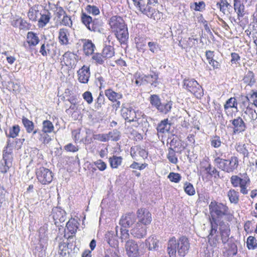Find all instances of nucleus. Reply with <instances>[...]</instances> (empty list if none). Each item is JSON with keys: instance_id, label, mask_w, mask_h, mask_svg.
Segmentation results:
<instances>
[{"instance_id": "f257e3e1", "label": "nucleus", "mask_w": 257, "mask_h": 257, "mask_svg": "<svg viewBox=\"0 0 257 257\" xmlns=\"http://www.w3.org/2000/svg\"><path fill=\"white\" fill-rule=\"evenodd\" d=\"M209 210L210 214V225H217L218 221H221L223 216L228 220H231L233 215L230 213L228 207L225 204L212 201L209 205Z\"/></svg>"}, {"instance_id": "f03ea898", "label": "nucleus", "mask_w": 257, "mask_h": 257, "mask_svg": "<svg viewBox=\"0 0 257 257\" xmlns=\"http://www.w3.org/2000/svg\"><path fill=\"white\" fill-rule=\"evenodd\" d=\"M190 247L188 239L185 236H181L178 241L176 238H171L168 244V251L170 257H174L176 255L177 250L180 256H184L188 252Z\"/></svg>"}, {"instance_id": "7ed1b4c3", "label": "nucleus", "mask_w": 257, "mask_h": 257, "mask_svg": "<svg viewBox=\"0 0 257 257\" xmlns=\"http://www.w3.org/2000/svg\"><path fill=\"white\" fill-rule=\"evenodd\" d=\"M13 145L10 140L7 141V146L3 151V159L0 161V172L5 174L12 166Z\"/></svg>"}, {"instance_id": "20e7f679", "label": "nucleus", "mask_w": 257, "mask_h": 257, "mask_svg": "<svg viewBox=\"0 0 257 257\" xmlns=\"http://www.w3.org/2000/svg\"><path fill=\"white\" fill-rule=\"evenodd\" d=\"M240 175L241 177L237 175L232 176L230 178V182L234 187H240V192L246 195L248 193L247 187L250 185V180L246 173Z\"/></svg>"}, {"instance_id": "39448f33", "label": "nucleus", "mask_w": 257, "mask_h": 257, "mask_svg": "<svg viewBox=\"0 0 257 257\" xmlns=\"http://www.w3.org/2000/svg\"><path fill=\"white\" fill-rule=\"evenodd\" d=\"M82 23L90 31L100 32L102 26V22L98 19H92V17L85 13H82L81 16Z\"/></svg>"}, {"instance_id": "423d86ee", "label": "nucleus", "mask_w": 257, "mask_h": 257, "mask_svg": "<svg viewBox=\"0 0 257 257\" xmlns=\"http://www.w3.org/2000/svg\"><path fill=\"white\" fill-rule=\"evenodd\" d=\"M183 88L193 94L197 98H200L203 94L202 87L194 79H185Z\"/></svg>"}, {"instance_id": "0eeeda50", "label": "nucleus", "mask_w": 257, "mask_h": 257, "mask_svg": "<svg viewBox=\"0 0 257 257\" xmlns=\"http://www.w3.org/2000/svg\"><path fill=\"white\" fill-rule=\"evenodd\" d=\"M122 117L128 122L139 121L144 113L139 110H135L132 107H122L121 109Z\"/></svg>"}, {"instance_id": "6e6552de", "label": "nucleus", "mask_w": 257, "mask_h": 257, "mask_svg": "<svg viewBox=\"0 0 257 257\" xmlns=\"http://www.w3.org/2000/svg\"><path fill=\"white\" fill-rule=\"evenodd\" d=\"M238 165V159L236 157H231L229 160L224 159L221 162L216 165L219 169L230 173L233 172L237 169Z\"/></svg>"}, {"instance_id": "1a4fd4ad", "label": "nucleus", "mask_w": 257, "mask_h": 257, "mask_svg": "<svg viewBox=\"0 0 257 257\" xmlns=\"http://www.w3.org/2000/svg\"><path fill=\"white\" fill-rule=\"evenodd\" d=\"M36 175L38 181L42 184L50 183L53 178V173L49 169L44 167L38 169Z\"/></svg>"}, {"instance_id": "9d476101", "label": "nucleus", "mask_w": 257, "mask_h": 257, "mask_svg": "<svg viewBox=\"0 0 257 257\" xmlns=\"http://www.w3.org/2000/svg\"><path fill=\"white\" fill-rule=\"evenodd\" d=\"M219 227L218 233L220 234L222 243L225 244L229 239L230 234V225L228 223L223 220L217 222V227Z\"/></svg>"}, {"instance_id": "9b49d317", "label": "nucleus", "mask_w": 257, "mask_h": 257, "mask_svg": "<svg viewBox=\"0 0 257 257\" xmlns=\"http://www.w3.org/2000/svg\"><path fill=\"white\" fill-rule=\"evenodd\" d=\"M211 229L207 236L209 244L213 247L217 246L220 242L221 237L217 231V225H210Z\"/></svg>"}, {"instance_id": "f8f14e48", "label": "nucleus", "mask_w": 257, "mask_h": 257, "mask_svg": "<svg viewBox=\"0 0 257 257\" xmlns=\"http://www.w3.org/2000/svg\"><path fill=\"white\" fill-rule=\"evenodd\" d=\"M137 216L138 222L140 223L147 225L152 221V216L151 213L145 208H140L137 211Z\"/></svg>"}, {"instance_id": "ddd939ff", "label": "nucleus", "mask_w": 257, "mask_h": 257, "mask_svg": "<svg viewBox=\"0 0 257 257\" xmlns=\"http://www.w3.org/2000/svg\"><path fill=\"white\" fill-rule=\"evenodd\" d=\"M52 215L55 225L62 226L63 225L60 224L63 223L66 219L65 210L60 207H56L53 209Z\"/></svg>"}, {"instance_id": "4468645a", "label": "nucleus", "mask_w": 257, "mask_h": 257, "mask_svg": "<svg viewBox=\"0 0 257 257\" xmlns=\"http://www.w3.org/2000/svg\"><path fill=\"white\" fill-rule=\"evenodd\" d=\"M126 253L128 257H138L139 256V249L137 242L131 239L127 240L125 245Z\"/></svg>"}, {"instance_id": "2eb2a0df", "label": "nucleus", "mask_w": 257, "mask_h": 257, "mask_svg": "<svg viewBox=\"0 0 257 257\" xmlns=\"http://www.w3.org/2000/svg\"><path fill=\"white\" fill-rule=\"evenodd\" d=\"M109 25L113 32L126 26L122 18L118 16L111 17L109 20Z\"/></svg>"}, {"instance_id": "dca6fc26", "label": "nucleus", "mask_w": 257, "mask_h": 257, "mask_svg": "<svg viewBox=\"0 0 257 257\" xmlns=\"http://www.w3.org/2000/svg\"><path fill=\"white\" fill-rule=\"evenodd\" d=\"M136 221V216L135 213L128 212L122 216L119 224L124 228H128L132 226Z\"/></svg>"}, {"instance_id": "f3484780", "label": "nucleus", "mask_w": 257, "mask_h": 257, "mask_svg": "<svg viewBox=\"0 0 257 257\" xmlns=\"http://www.w3.org/2000/svg\"><path fill=\"white\" fill-rule=\"evenodd\" d=\"M141 80L142 82L149 83L152 86L156 87L159 84V74L157 72L151 71L149 74L143 76Z\"/></svg>"}, {"instance_id": "a211bd4d", "label": "nucleus", "mask_w": 257, "mask_h": 257, "mask_svg": "<svg viewBox=\"0 0 257 257\" xmlns=\"http://www.w3.org/2000/svg\"><path fill=\"white\" fill-rule=\"evenodd\" d=\"M131 234L135 237L142 238L147 234V227L145 225L137 222L135 227L131 230Z\"/></svg>"}, {"instance_id": "6ab92c4d", "label": "nucleus", "mask_w": 257, "mask_h": 257, "mask_svg": "<svg viewBox=\"0 0 257 257\" xmlns=\"http://www.w3.org/2000/svg\"><path fill=\"white\" fill-rule=\"evenodd\" d=\"M78 80L81 83L86 84L90 76L89 67L84 65L77 71Z\"/></svg>"}, {"instance_id": "aec40b11", "label": "nucleus", "mask_w": 257, "mask_h": 257, "mask_svg": "<svg viewBox=\"0 0 257 257\" xmlns=\"http://www.w3.org/2000/svg\"><path fill=\"white\" fill-rule=\"evenodd\" d=\"M230 121L233 125V134H238L245 130V124L240 117L238 116L236 118L230 120Z\"/></svg>"}, {"instance_id": "412c9836", "label": "nucleus", "mask_w": 257, "mask_h": 257, "mask_svg": "<svg viewBox=\"0 0 257 257\" xmlns=\"http://www.w3.org/2000/svg\"><path fill=\"white\" fill-rule=\"evenodd\" d=\"M40 18L38 21L39 28L44 27L50 21L51 18V14L48 11L44 10L40 13Z\"/></svg>"}, {"instance_id": "4be33fe9", "label": "nucleus", "mask_w": 257, "mask_h": 257, "mask_svg": "<svg viewBox=\"0 0 257 257\" xmlns=\"http://www.w3.org/2000/svg\"><path fill=\"white\" fill-rule=\"evenodd\" d=\"M114 32L116 38L121 44L126 43L128 39V33L126 26Z\"/></svg>"}, {"instance_id": "5701e85b", "label": "nucleus", "mask_w": 257, "mask_h": 257, "mask_svg": "<svg viewBox=\"0 0 257 257\" xmlns=\"http://www.w3.org/2000/svg\"><path fill=\"white\" fill-rule=\"evenodd\" d=\"M69 31L66 28H61L59 30L58 39L59 42L62 45H68L69 43Z\"/></svg>"}, {"instance_id": "b1692460", "label": "nucleus", "mask_w": 257, "mask_h": 257, "mask_svg": "<svg viewBox=\"0 0 257 257\" xmlns=\"http://www.w3.org/2000/svg\"><path fill=\"white\" fill-rule=\"evenodd\" d=\"M76 55L70 52H67L64 53L61 58V62L68 66H72L76 62Z\"/></svg>"}, {"instance_id": "393cba45", "label": "nucleus", "mask_w": 257, "mask_h": 257, "mask_svg": "<svg viewBox=\"0 0 257 257\" xmlns=\"http://www.w3.org/2000/svg\"><path fill=\"white\" fill-rule=\"evenodd\" d=\"M170 145L169 148H173L177 153L181 152L183 149L181 141L174 136L168 138L167 145Z\"/></svg>"}, {"instance_id": "a878e982", "label": "nucleus", "mask_w": 257, "mask_h": 257, "mask_svg": "<svg viewBox=\"0 0 257 257\" xmlns=\"http://www.w3.org/2000/svg\"><path fill=\"white\" fill-rule=\"evenodd\" d=\"M131 155L133 158L137 159V157L140 156L143 159L147 158L148 156L147 152L140 146H135L131 149Z\"/></svg>"}, {"instance_id": "bb28decb", "label": "nucleus", "mask_w": 257, "mask_h": 257, "mask_svg": "<svg viewBox=\"0 0 257 257\" xmlns=\"http://www.w3.org/2000/svg\"><path fill=\"white\" fill-rule=\"evenodd\" d=\"M242 116L246 121H252L257 118V113L253 109L247 107L244 111Z\"/></svg>"}, {"instance_id": "cd10ccee", "label": "nucleus", "mask_w": 257, "mask_h": 257, "mask_svg": "<svg viewBox=\"0 0 257 257\" xmlns=\"http://www.w3.org/2000/svg\"><path fill=\"white\" fill-rule=\"evenodd\" d=\"M134 5L143 14L147 15L150 12L151 7L146 5L143 0H132Z\"/></svg>"}, {"instance_id": "c85d7f7f", "label": "nucleus", "mask_w": 257, "mask_h": 257, "mask_svg": "<svg viewBox=\"0 0 257 257\" xmlns=\"http://www.w3.org/2000/svg\"><path fill=\"white\" fill-rule=\"evenodd\" d=\"M171 127V124L169 123L168 119L162 120L158 125L157 130L158 135L168 133Z\"/></svg>"}, {"instance_id": "c756f323", "label": "nucleus", "mask_w": 257, "mask_h": 257, "mask_svg": "<svg viewBox=\"0 0 257 257\" xmlns=\"http://www.w3.org/2000/svg\"><path fill=\"white\" fill-rule=\"evenodd\" d=\"M105 238L107 243L110 246V248L107 249L106 250H113V249H116L118 250V251H119L118 248V242L112 234L108 233L106 235Z\"/></svg>"}, {"instance_id": "7c9ffc66", "label": "nucleus", "mask_w": 257, "mask_h": 257, "mask_svg": "<svg viewBox=\"0 0 257 257\" xmlns=\"http://www.w3.org/2000/svg\"><path fill=\"white\" fill-rule=\"evenodd\" d=\"M234 8L236 12L238 18H242L245 15L244 7L240 0H233Z\"/></svg>"}, {"instance_id": "2f4dec72", "label": "nucleus", "mask_w": 257, "mask_h": 257, "mask_svg": "<svg viewBox=\"0 0 257 257\" xmlns=\"http://www.w3.org/2000/svg\"><path fill=\"white\" fill-rule=\"evenodd\" d=\"M39 38L37 34L33 32H29L27 36V42L29 46H35L39 42Z\"/></svg>"}, {"instance_id": "473e14b6", "label": "nucleus", "mask_w": 257, "mask_h": 257, "mask_svg": "<svg viewBox=\"0 0 257 257\" xmlns=\"http://www.w3.org/2000/svg\"><path fill=\"white\" fill-rule=\"evenodd\" d=\"M95 47L92 41L89 40H84L83 43V51L85 55H89L92 54Z\"/></svg>"}, {"instance_id": "72a5a7b5", "label": "nucleus", "mask_w": 257, "mask_h": 257, "mask_svg": "<svg viewBox=\"0 0 257 257\" xmlns=\"http://www.w3.org/2000/svg\"><path fill=\"white\" fill-rule=\"evenodd\" d=\"M105 95L109 100L113 102L122 98V94L121 93H116L111 89L105 90Z\"/></svg>"}, {"instance_id": "f704fd0d", "label": "nucleus", "mask_w": 257, "mask_h": 257, "mask_svg": "<svg viewBox=\"0 0 257 257\" xmlns=\"http://www.w3.org/2000/svg\"><path fill=\"white\" fill-rule=\"evenodd\" d=\"M23 124L24 125L27 133H32L35 130V127L34 122L28 119L25 116L22 119Z\"/></svg>"}, {"instance_id": "c9c22d12", "label": "nucleus", "mask_w": 257, "mask_h": 257, "mask_svg": "<svg viewBox=\"0 0 257 257\" xmlns=\"http://www.w3.org/2000/svg\"><path fill=\"white\" fill-rule=\"evenodd\" d=\"M173 103L171 101H167L165 102H161L160 104L157 108V110L163 113L167 114L170 112L172 107Z\"/></svg>"}, {"instance_id": "e433bc0d", "label": "nucleus", "mask_w": 257, "mask_h": 257, "mask_svg": "<svg viewBox=\"0 0 257 257\" xmlns=\"http://www.w3.org/2000/svg\"><path fill=\"white\" fill-rule=\"evenodd\" d=\"M227 196L230 203L234 204L238 203L239 201V192L238 191L231 189L228 191Z\"/></svg>"}, {"instance_id": "4c0bfd02", "label": "nucleus", "mask_w": 257, "mask_h": 257, "mask_svg": "<svg viewBox=\"0 0 257 257\" xmlns=\"http://www.w3.org/2000/svg\"><path fill=\"white\" fill-rule=\"evenodd\" d=\"M66 227V228L65 229V231L67 229L72 234L75 233L78 228L77 221L74 219L71 218L67 222Z\"/></svg>"}, {"instance_id": "58836bf2", "label": "nucleus", "mask_w": 257, "mask_h": 257, "mask_svg": "<svg viewBox=\"0 0 257 257\" xmlns=\"http://www.w3.org/2000/svg\"><path fill=\"white\" fill-rule=\"evenodd\" d=\"M158 240L154 236H151L146 240V244L149 250H155L158 247Z\"/></svg>"}, {"instance_id": "ea45409f", "label": "nucleus", "mask_w": 257, "mask_h": 257, "mask_svg": "<svg viewBox=\"0 0 257 257\" xmlns=\"http://www.w3.org/2000/svg\"><path fill=\"white\" fill-rule=\"evenodd\" d=\"M214 158V163L216 165L226 158L225 153L223 152V150L220 149L216 150L213 155Z\"/></svg>"}, {"instance_id": "a19ab883", "label": "nucleus", "mask_w": 257, "mask_h": 257, "mask_svg": "<svg viewBox=\"0 0 257 257\" xmlns=\"http://www.w3.org/2000/svg\"><path fill=\"white\" fill-rule=\"evenodd\" d=\"M243 82L250 86H253L255 82L254 75L251 71H248L243 79Z\"/></svg>"}, {"instance_id": "79ce46f5", "label": "nucleus", "mask_w": 257, "mask_h": 257, "mask_svg": "<svg viewBox=\"0 0 257 257\" xmlns=\"http://www.w3.org/2000/svg\"><path fill=\"white\" fill-rule=\"evenodd\" d=\"M216 6L224 14H228L229 13V9L231 7V6L226 0H220L219 2L217 3Z\"/></svg>"}, {"instance_id": "37998d69", "label": "nucleus", "mask_w": 257, "mask_h": 257, "mask_svg": "<svg viewBox=\"0 0 257 257\" xmlns=\"http://www.w3.org/2000/svg\"><path fill=\"white\" fill-rule=\"evenodd\" d=\"M114 53L113 47L110 45L105 46L102 51V54L106 59L113 57L114 55Z\"/></svg>"}, {"instance_id": "c03bdc74", "label": "nucleus", "mask_w": 257, "mask_h": 257, "mask_svg": "<svg viewBox=\"0 0 257 257\" xmlns=\"http://www.w3.org/2000/svg\"><path fill=\"white\" fill-rule=\"evenodd\" d=\"M122 158L121 157L113 156L109 158V162L112 168H117L122 163Z\"/></svg>"}, {"instance_id": "a18cd8bd", "label": "nucleus", "mask_w": 257, "mask_h": 257, "mask_svg": "<svg viewBox=\"0 0 257 257\" xmlns=\"http://www.w3.org/2000/svg\"><path fill=\"white\" fill-rule=\"evenodd\" d=\"M53 47V44H43L41 45L40 49V53L43 56H46L48 54L51 53V49Z\"/></svg>"}, {"instance_id": "49530a36", "label": "nucleus", "mask_w": 257, "mask_h": 257, "mask_svg": "<svg viewBox=\"0 0 257 257\" xmlns=\"http://www.w3.org/2000/svg\"><path fill=\"white\" fill-rule=\"evenodd\" d=\"M54 128V125L50 120H46L43 121L42 131L44 133H50L53 131Z\"/></svg>"}, {"instance_id": "de8ad7c7", "label": "nucleus", "mask_w": 257, "mask_h": 257, "mask_svg": "<svg viewBox=\"0 0 257 257\" xmlns=\"http://www.w3.org/2000/svg\"><path fill=\"white\" fill-rule=\"evenodd\" d=\"M176 152V150H175L173 148H169L167 158L171 163L174 164H176L178 162V159L175 154Z\"/></svg>"}, {"instance_id": "09e8293b", "label": "nucleus", "mask_w": 257, "mask_h": 257, "mask_svg": "<svg viewBox=\"0 0 257 257\" xmlns=\"http://www.w3.org/2000/svg\"><path fill=\"white\" fill-rule=\"evenodd\" d=\"M211 146L215 148H218L221 146L222 142L220 137L218 136H213L210 139Z\"/></svg>"}, {"instance_id": "8fccbe9b", "label": "nucleus", "mask_w": 257, "mask_h": 257, "mask_svg": "<svg viewBox=\"0 0 257 257\" xmlns=\"http://www.w3.org/2000/svg\"><path fill=\"white\" fill-rule=\"evenodd\" d=\"M39 14V11L36 9V7H32L29 10L28 17L30 20L36 21Z\"/></svg>"}, {"instance_id": "3c124183", "label": "nucleus", "mask_w": 257, "mask_h": 257, "mask_svg": "<svg viewBox=\"0 0 257 257\" xmlns=\"http://www.w3.org/2000/svg\"><path fill=\"white\" fill-rule=\"evenodd\" d=\"M20 131V126L18 125H15L10 128L9 133L7 134V136L8 138H15L18 136Z\"/></svg>"}, {"instance_id": "603ef678", "label": "nucleus", "mask_w": 257, "mask_h": 257, "mask_svg": "<svg viewBox=\"0 0 257 257\" xmlns=\"http://www.w3.org/2000/svg\"><path fill=\"white\" fill-rule=\"evenodd\" d=\"M246 245L249 249H254L257 247V242L255 238L252 236L247 237Z\"/></svg>"}, {"instance_id": "864d4df0", "label": "nucleus", "mask_w": 257, "mask_h": 257, "mask_svg": "<svg viewBox=\"0 0 257 257\" xmlns=\"http://www.w3.org/2000/svg\"><path fill=\"white\" fill-rule=\"evenodd\" d=\"M237 102L234 97H231L228 99L224 105L225 110L229 108H235L237 109Z\"/></svg>"}, {"instance_id": "5fc2aeb1", "label": "nucleus", "mask_w": 257, "mask_h": 257, "mask_svg": "<svg viewBox=\"0 0 257 257\" xmlns=\"http://www.w3.org/2000/svg\"><path fill=\"white\" fill-rule=\"evenodd\" d=\"M191 8L196 11L202 12L205 8V4L203 1L194 2L191 5Z\"/></svg>"}, {"instance_id": "6e6d98bb", "label": "nucleus", "mask_w": 257, "mask_h": 257, "mask_svg": "<svg viewBox=\"0 0 257 257\" xmlns=\"http://www.w3.org/2000/svg\"><path fill=\"white\" fill-rule=\"evenodd\" d=\"M184 190L185 193L190 196L193 195L195 193L193 185L188 182L184 183Z\"/></svg>"}, {"instance_id": "4d7b16f0", "label": "nucleus", "mask_w": 257, "mask_h": 257, "mask_svg": "<svg viewBox=\"0 0 257 257\" xmlns=\"http://www.w3.org/2000/svg\"><path fill=\"white\" fill-rule=\"evenodd\" d=\"M105 98L103 95L100 92L95 100L94 108L97 110L99 109L103 104H104Z\"/></svg>"}, {"instance_id": "13d9d810", "label": "nucleus", "mask_w": 257, "mask_h": 257, "mask_svg": "<svg viewBox=\"0 0 257 257\" xmlns=\"http://www.w3.org/2000/svg\"><path fill=\"white\" fill-rule=\"evenodd\" d=\"M149 100L152 105L156 108L158 107L161 102L159 96L156 94L151 95Z\"/></svg>"}, {"instance_id": "bf43d9fd", "label": "nucleus", "mask_w": 257, "mask_h": 257, "mask_svg": "<svg viewBox=\"0 0 257 257\" xmlns=\"http://www.w3.org/2000/svg\"><path fill=\"white\" fill-rule=\"evenodd\" d=\"M108 136V141L111 140L113 141H117L119 139L120 133L119 131L114 130L111 132L107 134Z\"/></svg>"}, {"instance_id": "052dcab7", "label": "nucleus", "mask_w": 257, "mask_h": 257, "mask_svg": "<svg viewBox=\"0 0 257 257\" xmlns=\"http://www.w3.org/2000/svg\"><path fill=\"white\" fill-rule=\"evenodd\" d=\"M92 59L95 61V63L97 64L102 65L104 63V61L106 60L103 57V54L101 53H96L93 54Z\"/></svg>"}, {"instance_id": "680f3d73", "label": "nucleus", "mask_w": 257, "mask_h": 257, "mask_svg": "<svg viewBox=\"0 0 257 257\" xmlns=\"http://www.w3.org/2000/svg\"><path fill=\"white\" fill-rule=\"evenodd\" d=\"M104 257H120V253L116 249L113 250H106L104 252Z\"/></svg>"}, {"instance_id": "e2e57ef3", "label": "nucleus", "mask_w": 257, "mask_h": 257, "mask_svg": "<svg viewBox=\"0 0 257 257\" xmlns=\"http://www.w3.org/2000/svg\"><path fill=\"white\" fill-rule=\"evenodd\" d=\"M43 133H44L42 130H40L38 128H36L35 130L32 133V138L37 140H38L41 142L43 135Z\"/></svg>"}, {"instance_id": "0e129e2a", "label": "nucleus", "mask_w": 257, "mask_h": 257, "mask_svg": "<svg viewBox=\"0 0 257 257\" xmlns=\"http://www.w3.org/2000/svg\"><path fill=\"white\" fill-rule=\"evenodd\" d=\"M87 12L93 15L96 16L100 13L99 9L95 6L88 5L86 8Z\"/></svg>"}, {"instance_id": "69168bd1", "label": "nucleus", "mask_w": 257, "mask_h": 257, "mask_svg": "<svg viewBox=\"0 0 257 257\" xmlns=\"http://www.w3.org/2000/svg\"><path fill=\"white\" fill-rule=\"evenodd\" d=\"M168 178L171 182L178 183L181 179V176L179 173L171 172L169 174Z\"/></svg>"}, {"instance_id": "338daca9", "label": "nucleus", "mask_w": 257, "mask_h": 257, "mask_svg": "<svg viewBox=\"0 0 257 257\" xmlns=\"http://www.w3.org/2000/svg\"><path fill=\"white\" fill-rule=\"evenodd\" d=\"M205 170L206 171L208 174L211 176L215 175L218 177L219 176V172L214 167L212 168L210 164H209L208 166L205 168Z\"/></svg>"}, {"instance_id": "774afa93", "label": "nucleus", "mask_w": 257, "mask_h": 257, "mask_svg": "<svg viewBox=\"0 0 257 257\" xmlns=\"http://www.w3.org/2000/svg\"><path fill=\"white\" fill-rule=\"evenodd\" d=\"M82 97L88 104H90L92 103L93 97L92 93L90 91H85L83 93Z\"/></svg>"}]
</instances>
